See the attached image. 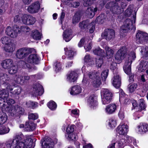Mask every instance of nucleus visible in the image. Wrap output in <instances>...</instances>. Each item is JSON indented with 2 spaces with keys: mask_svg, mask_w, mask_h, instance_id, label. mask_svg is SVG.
I'll use <instances>...</instances> for the list:
<instances>
[{
  "mask_svg": "<svg viewBox=\"0 0 148 148\" xmlns=\"http://www.w3.org/2000/svg\"><path fill=\"white\" fill-rule=\"evenodd\" d=\"M87 102L88 106L91 108L95 109L98 107L97 98L94 95H91L88 97Z\"/></svg>",
  "mask_w": 148,
  "mask_h": 148,
  "instance_id": "nucleus-20",
  "label": "nucleus"
},
{
  "mask_svg": "<svg viewBox=\"0 0 148 148\" xmlns=\"http://www.w3.org/2000/svg\"><path fill=\"white\" fill-rule=\"evenodd\" d=\"M140 52L143 57L146 58L148 57V47L146 46L140 47Z\"/></svg>",
  "mask_w": 148,
  "mask_h": 148,
  "instance_id": "nucleus-39",
  "label": "nucleus"
},
{
  "mask_svg": "<svg viewBox=\"0 0 148 148\" xmlns=\"http://www.w3.org/2000/svg\"><path fill=\"white\" fill-rule=\"evenodd\" d=\"M20 29V32L18 33H20L21 32H22L27 34H29L30 33V29L26 25L21 26Z\"/></svg>",
  "mask_w": 148,
  "mask_h": 148,
  "instance_id": "nucleus-45",
  "label": "nucleus"
},
{
  "mask_svg": "<svg viewBox=\"0 0 148 148\" xmlns=\"http://www.w3.org/2000/svg\"><path fill=\"white\" fill-rule=\"evenodd\" d=\"M92 43L90 42L86 46H84V49L86 51H88L91 50L92 48Z\"/></svg>",
  "mask_w": 148,
  "mask_h": 148,
  "instance_id": "nucleus-62",
  "label": "nucleus"
},
{
  "mask_svg": "<svg viewBox=\"0 0 148 148\" xmlns=\"http://www.w3.org/2000/svg\"><path fill=\"white\" fill-rule=\"evenodd\" d=\"M65 51V53L68 56V58H69L70 59H71V58H72L74 55V53L72 50V49L71 47H69L68 48H65L64 49Z\"/></svg>",
  "mask_w": 148,
  "mask_h": 148,
  "instance_id": "nucleus-41",
  "label": "nucleus"
},
{
  "mask_svg": "<svg viewBox=\"0 0 148 148\" xmlns=\"http://www.w3.org/2000/svg\"><path fill=\"white\" fill-rule=\"evenodd\" d=\"M27 62L30 63L37 64L39 62V56L36 54H31L29 56Z\"/></svg>",
  "mask_w": 148,
  "mask_h": 148,
  "instance_id": "nucleus-25",
  "label": "nucleus"
},
{
  "mask_svg": "<svg viewBox=\"0 0 148 148\" xmlns=\"http://www.w3.org/2000/svg\"><path fill=\"white\" fill-rule=\"evenodd\" d=\"M18 67L17 66L14 64L8 69V73L12 75L14 74L18 71Z\"/></svg>",
  "mask_w": 148,
  "mask_h": 148,
  "instance_id": "nucleus-43",
  "label": "nucleus"
},
{
  "mask_svg": "<svg viewBox=\"0 0 148 148\" xmlns=\"http://www.w3.org/2000/svg\"><path fill=\"white\" fill-rule=\"evenodd\" d=\"M97 10V8L93 7L88 8L87 9L86 12V14L88 17L90 18H92L95 14V12Z\"/></svg>",
  "mask_w": 148,
  "mask_h": 148,
  "instance_id": "nucleus-29",
  "label": "nucleus"
},
{
  "mask_svg": "<svg viewBox=\"0 0 148 148\" xmlns=\"http://www.w3.org/2000/svg\"><path fill=\"white\" fill-rule=\"evenodd\" d=\"M1 41L2 43L5 45H9L11 43V40L10 38L7 36H4L1 39Z\"/></svg>",
  "mask_w": 148,
  "mask_h": 148,
  "instance_id": "nucleus-51",
  "label": "nucleus"
},
{
  "mask_svg": "<svg viewBox=\"0 0 148 148\" xmlns=\"http://www.w3.org/2000/svg\"><path fill=\"white\" fill-rule=\"evenodd\" d=\"M21 64V67L23 69H27L29 72L32 71L34 69V68L32 67L29 64L27 63V61L25 62L23 61H21L20 62Z\"/></svg>",
  "mask_w": 148,
  "mask_h": 148,
  "instance_id": "nucleus-38",
  "label": "nucleus"
},
{
  "mask_svg": "<svg viewBox=\"0 0 148 148\" xmlns=\"http://www.w3.org/2000/svg\"><path fill=\"white\" fill-rule=\"evenodd\" d=\"M101 101L103 105H106L111 102L112 95V93L108 89L102 88L101 91Z\"/></svg>",
  "mask_w": 148,
  "mask_h": 148,
  "instance_id": "nucleus-11",
  "label": "nucleus"
},
{
  "mask_svg": "<svg viewBox=\"0 0 148 148\" xmlns=\"http://www.w3.org/2000/svg\"><path fill=\"white\" fill-rule=\"evenodd\" d=\"M73 37L72 31L71 29H67L63 32V38L66 42L70 41Z\"/></svg>",
  "mask_w": 148,
  "mask_h": 148,
  "instance_id": "nucleus-27",
  "label": "nucleus"
},
{
  "mask_svg": "<svg viewBox=\"0 0 148 148\" xmlns=\"http://www.w3.org/2000/svg\"><path fill=\"white\" fill-rule=\"evenodd\" d=\"M103 47L106 50V54L104 52L103 50L101 49L99 47H98L93 50V53L95 55L100 56L101 57L103 58L106 56L108 59L111 58L113 56L114 51L108 46L104 45Z\"/></svg>",
  "mask_w": 148,
  "mask_h": 148,
  "instance_id": "nucleus-9",
  "label": "nucleus"
},
{
  "mask_svg": "<svg viewBox=\"0 0 148 148\" xmlns=\"http://www.w3.org/2000/svg\"><path fill=\"white\" fill-rule=\"evenodd\" d=\"M40 9V4L38 1L34 2L28 6L27 10L31 14L38 13Z\"/></svg>",
  "mask_w": 148,
  "mask_h": 148,
  "instance_id": "nucleus-18",
  "label": "nucleus"
},
{
  "mask_svg": "<svg viewBox=\"0 0 148 148\" xmlns=\"http://www.w3.org/2000/svg\"><path fill=\"white\" fill-rule=\"evenodd\" d=\"M148 68V62L145 61H141L137 67L139 72H143Z\"/></svg>",
  "mask_w": 148,
  "mask_h": 148,
  "instance_id": "nucleus-31",
  "label": "nucleus"
},
{
  "mask_svg": "<svg viewBox=\"0 0 148 148\" xmlns=\"http://www.w3.org/2000/svg\"><path fill=\"white\" fill-rule=\"evenodd\" d=\"M10 129L8 127L4 125L1 126L0 135H3L8 133Z\"/></svg>",
  "mask_w": 148,
  "mask_h": 148,
  "instance_id": "nucleus-49",
  "label": "nucleus"
},
{
  "mask_svg": "<svg viewBox=\"0 0 148 148\" xmlns=\"http://www.w3.org/2000/svg\"><path fill=\"white\" fill-rule=\"evenodd\" d=\"M116 109V105L115 103H111L106 106L104 111L106 114L110 115L114 113Z\"/></svg>",
  "mask_w": 148,
  "mask_h": 148,
  "instance_id": "nucleus-21",
  "label": "nucleus"
},
{
  "mask_svg": "<svg viewBox=\"0 0 148 148\" xmlns=\"http://www.w3.org/2000/svg\"><path fill=\"white\" fill-rule=\"evenodd\" d=\"M136 39L138 43L148 45V34L140 31H138L136 35Z\"/></svg>",
  "mask_w": 148,
  "mask_h": 148,
  "instance_id": "nucleus-13",
  "label": "nucleus"
},
{
  "mask_svg": "<svg viewBox=\"0 0 148 148\" xmlns=\"http://www.w3.org/2000/svg\"><path fill=\"white\" fill-rule=\"evenodd\" d=\"M102 58L100 57L99 59L97 58L96 59V65L98 68L101 67L103 63V60Z\"/></svg>",
  "mask_w": 148,
  "mask_h": 148,
  "instance_id": "nucleus-60",
  "label": "nucleus"
},
{
  "mask_svg": "<svg viewBox=\"0 0 148 148\" xmlns=\"http://www.w3.org/2000/svg\"><path fill=\"white\" fill-rule=\"evenodd\" d=\"M119 99L120 102L123 101L124 103H126L127 102H128V100L127 99L128 95H125L121 89H120L119 90Z\"/></svg>",
  "mask_w": 148,
  "mask_h": 148,
  "instance_id": "nucleus-35",
  "label": "nucleus"
},
{
  "mask_svg": "<svg viewBox=\"0 0 148 148\" xmlns=\"http://www.w3.org/2000/svg\"><path fill=\"white\" fill-rule=\"evenodd\" d=\"M87 38L86 37H84L82 38L80 40L78 44V46L79 47H81L86 43H87Z\"/></svg>",
  "mask_w": 148,
  "mask_h": 148,
  "instance_id": "nucleus-59",
  "label": "nucleus"
},
{
  "mask_svg": "<svg viewBox=\"0 0 148 148\" xmlns=\"http://www.w3.org/2000/svg\"><path fill=\"white\" fill-rule=\"evenodd\" d=\"M77 73L75 71H71L68 73L66 75V80L69 82H74L77 79Z\"/></svg>",
  "mask_w": 148,
  "mask_h": 148,
  "instance_id": "nucleus-22",
  "label": "nucleus"
},
{
  "mask_svg": "<svg viewBox=\"0 0 148 148\" xmlns=\"http://www.w3.org/2000/svg\"><path fill=\"white\" fill-rule=\"evenodd\" d=\"M118 116L119 118L121 119H123L125 117V113L124 108H121L118 114Z\"/></svg>",
  "mask_w": 148,
  "mask_h": 148,
  "instance_id": "nucleus-54",
  "label": "nucleus"
},
{
  "mask_svg": "<svg viewBox=\"0 0 148 148\" xmlns=\"http://www.w3.org/2000/svg\"><path fill=\"white\" fill-rule=\"evenodd\" d=\"M21 91V87H19L16 88V89H15L14 90V92H13L12 93V94H14L15 95H19L20 94Z\"/></svg>",
  "mask_w": 148,
  "mask_h": 148,
  "instance_id": "nucleus-63",
  "label": "nucleus"
},
{
  "mask_svg": "<svg viewBox=\"0 0 148 148\" xmlns=\"http://www.w3.org/2000/svg\"><path fill=\"white\" fill-rule=\"evenodd\" d=\"M35 128V124L32 122L29 121L25 122V131H32L34 130Z\"/></svg>",
  "mask_w": 148,
  "mask_h": 148,
  "instance_id": "nucleus-30",
  "label": "nucleus"
},
{
  "mask_svg": "<svg viewBox=\"0 0 148 148\" xmlns=\"http://www.w3.org/2000/svg\"><path fill=\"white\" fill-rule=\"evenodd\" d=\"M23 76L21 74H17L14 77L13 80L16 83L23 85L24 84V81L23 79Z\"/></svg>",
  "mask_w": 148,
  "mask_h": 148,
  "instance_id": "nucleus-33",
  "label": "nucleus"
},
{
  "mask_svg": "<svg viewBox=\"0 0 148 148\" xmlns=\"http://www.w3.org/2000/svg\"><path fill=\"white\" fill-rule=\"evenodd\" d=\"M133 6L132 5H130L128 8L125 11V15L126 16H130L132 14L133 16L134 15V12H136V11H134L133 12ZM133 17V16H132Z\"/></svg>",
  "mask_w": 148,
  "mask_h": 148,
  "instance_id": "nucleus-40",
  "label": "nucleus"
},
{
  "mask_svg": "<svg viewBox=\"0 0 148 148\" xmlns=\"http://www.w3.org/2000/svg\"><path fill=\"white\" fill-rule=\"evenodd\" d=\"M103 16L104 15H103L102 14L97 17L96 19V21L99 23H102V21L103 20L102 17H103Z\"/></svg>",
  "mask_w": 148,
  "mask_h": 148,
  "instance_id": "nucleus-64",
  "label": "nucleus"
},
{
  "mask_svg": "<svg viewBox=\"0 0 148 148\" xmlns=\"http://www.w3.org/2000/svg\"><path fill=\"white\" fill-rule=\"evenodd\" d=\"M107 123L110 127L113 128L117 125V120L115 117L110 118L107 121Z\"/></svg>",
  "mask_w": 148,
  "mask_h": 148,
  "instance_id": "nucleus-34",
  "label": "nucleus"
},
{
  "mask_svg": "<svg viewBox=\"0 0 148 148\" xmlns=\"http://www.w3.org/2000/svg\"><path fill=\"white\" fill-rule=\"evenodd\" d=\"M85 64L90 65L94 64V61L89 55H86L84 58Z\"/></svg>",
  "mask_w": 148,
  "mask_h": 148,
  "instance_id": "nucleus-42",
  "label": "nucleus"
},
{
  "mask_svg": "<svg viewBox=\"0 0 148 148\" xmlns=\"http://www.w3.org/2000/svg\"><path fill=\"white\" fill-rule=\"evenodd\" d=\"M79 110L77 109L72 110L71 111V115L74 117H77L79 115Z\"/></svg>",
  "mask_w": 148,
  "mask_h": 148,
  "instance_id": "nucleus-56",
  "label": "nucleus"
},
{
  "mask_svg": "<svg viewBox=\"0 0 148 148\" xmlns=\"http://www.w3.org/2000/svg\"><path fill=\"white\" fill-rule=\"evenodd\" d=\"M44 89L42 86L39 83L34 84L33 87L32 94L34 96L41 95L44 92Z\"/></svg>",
  "mask_w": 148,
  "mask_h": 148,
  "instance_id": "nucleus-17",
  "label": "nucleus"
},
{
  "mask_svg": "<svg viewBox=\"0 0 148 148\" xmlns=\"http://www.w3.org/2000/svg\"><path fill=\"white\" fill-rule=\"evenodd\" d=\"M137 87V85L136 84L134 83L130 84L128 86V89L129 92L132 93L133 92L136 88Z\"/></svg>",
  "mask_w": 148,
  "mask_h": 148,
  "instance_id": "nucleus-52",
  "label": "nucleus"
},
{
  "mask_svg": "<svg viewBox=\"0 0 148 148\" xmlns=\"http://www.w3.org/2000/svg\"><path fill=\"white\" fill-rule=\"evenodd\" d=\"M16 46L13 43H10L9 45H5L3 47V50L6 52L12 53L15 50Z\"/></svg>",
  "mask_w": 148,
  "mask_h": 148,
  "instance_id": "nucleus-28",
  "label": "nucleus"
},
{
  "mask_svg": "<svg viewBox=\"0 0 148 148\" xmlns=\"http://www.w3.org/2000/svg\"><path fill=\"white\" fill-rule=\"evenodd\" d=\"M7 116L5 114L0 115V125L4 123L7 120Z\"/></svg>",
  "mask_w": 148,
  "mask_h": 148,
  "instance_id": "nucleus-58",
  "label": "nucleus"
},
{
  "mask_svg": "<svg viewBox=\"0 0 148 148\" xmlns=\"http://www.w3.org/2000/svg\"><path fill=\"white\" fill-rule=\"evenodd\" d=\"M82 89L80 86L75 85L72 87L70 90V92L71 95H75L80 93Z\"/></svg>",
  "mask_w": 148,
  "mask_h": 148,
  "instance_id": "nucleus-32",
  "label": "nucleus"
},
{
  "mask_svg": "<svg viewBox=\"0 0 148 148\" xmlns=\"http://www.w3.org/2000/svg\"><path fill=\"white\" fill-rule=\"evenodd\" d=\"M9 80V78L7 74H4L2 73L0 74V86L1 84H6L7 83L6 81ZM9 93L8 91L3 89H0V100L3 99L4 102H5L6 101L7 103L9 105L14 104L15 103L14 100L12 99H7ZM1 103V102H0V104Z\"/></svg>",
  "mask_w": 148,
  "mask_h": 148,
  "instance_id": "nucleus-4",
  "label": "nucleus"
},
{
  "mask_svg": "<svg viewBox=\"0 0 148 148\" xmlns=\"http://www.w3.org/2000/svg\"><path fill=\"white\" fill-rule=\"evenodd\" d=\"M136 144L135 139L132 137L127 136L124 137V138L119 140L117 145L119 148H123L127 145L129 146L131 148H134V146H137Z\"/></svg>",
  "mask_w": 148,
  "mask_h": 148,
  "instance_id": "nucleus-8",
  "label": "nucleus"
},
{
  "mask_svg": "<svg viewBox=\"0 0 148 148\" xmlns=\"http://www.w3.org/2000/svg\"><path fill=\"white\" fill-rule=\"evenodd\" d=\"M48 107L52 110H55L57 107L56 103L53 101H51L47 104Z\"/></svg>",
  "mask_w": 148,
  "mask_h": 148,
  "instance_id": "nucleus-47",
  "label": "nucleus"
},
{
  "mask_svg": "<svg viewBox=\"0 0 148 148\" xmlns=\"http://www.w3.org/2000/svg\"><path fill=\"white\" fill-rule=\"evenodd\" d=\"M112 80V84L114 87L116 88H120L121 84V78L119 74L114 75Z\"/></svg>",
  "mask_w": 148,
  "mask_h": 148,
  "instance_id": "nucleus-23",
  "label": "nucleus"
},
{
  "mask_svg": "<svg viewBox=\"0 0 148 148\" xmlns=\"http://www.w3.org/2000/svg\"><path fill=\"white\" fill-rule=\"evenodd\" d=\"M26 104L28 107L32 109L36 108L38 106V103L37 102L32 101H29L27 102Z\"/></svg>",
  "mask_w": 148,
  "mask_h": 148,
  "instance_id": "nucleus-50",
  "label": "nucleus"
},
{
  "mask_svg": "<svg viewBox=\"0 0 148 148\" xmlns=\"http://www.w3.org/2000/svg\"><path fill=\"white\" fill-rule=\"evenodd\" d=\"M31 36L35 40H39L42 38V34L38 30H35L32 31Z\"/></svg>",
  "mask_w": 148,
  "mask_h": 148,
  "instance_id": "nucleus-36",
  "label": "nucleus"
},
{
  "mask_svg": "<svg viewBox=\"0 0 148 148\" xmlns=\"http://www.w3.org/2000/svg\"><path fill=\"white\" fill-rule=\"evenodd\" d=\"M139 105L138 107L140 110H145L146 107L145 102L143 99H140L138 100Z\"/></svg>",
  "mask_w": 148,
  "mask_h": 148,
  "instance_id": "nucleus-44",
  "label": "nucleus"
},
{
  "mask_svg": "<svg viewBox=\"0 0 148 148\" xmlns=\"http://www.w3.org/2000/svg\"><path fill=\"white\" fill-rule=\"evenodd\" d=\"M79 27L80 30L83 32L86 31L89 29L90 33H92L95 29V22H92L90 23L88 20L83 21L79 23Z\"/></svg>",
  "mask_w": 148,
  "mask_h": 148,
  "instance_id": "nucleus-10",
  "label": "nucleus"
},
{
  "mask_svg": "<svg viewBox=\"0 0 148 148\" xmlns=\"http://www.w3.org/2000/svg\"><path fill=\"white\" fill-rule=\"evenodd\" d=\"M132 51H130L129 49L127 48L126 47L123 46L121 47L117 51L114 55L116 63L113 62L110 66V69L112 71L114 75L118 74L116 67L117 63H121L125 56H127L128 54H130Z\"/></svg>",
  "mask_w": 148,
  "mask_h": 148,
  "instance_id": "nucleus-3",
  "label": "nucleus"
},
{
  "mask_svg": "<svg viewBox=\"0 0 148 148\" xmlns=\"http://www.w3.org/2000/svg\"><path fill=\"white\" fill-rule=\"evenodd\" d=\"M42 142V148H53L55 144L57 142L56 139L53 141L50 137L46 136L41 140Z\"/></svg>",
  "mask_w": 148,
  "mask_h": 148,
  "instance_id": "nucleus-16",
  "label": "nucleus"
},
{
  "mask_svg": "<svg viewBox=\"0 0 148 148\" xmlns=\"http://www.w3.org/2000/svg\"><path fill=\"white\" fill-rule=\"evenodd\" d=\"M147 124L145 123H140L137 126V130L139 134H144L147 131Z\"/></svg>",
  "mask_w": 148,
  "mask_h": 148,
  "instance_id": "nucleus-26",
  "label": "nucleus"
},
{
  "mask_svg": "<svg viewBox=\"0 0 148 148\" xmlns=\"http://www.w3.org/2000/svg\"><path fill=\"white\" fill-rule=\"evenodd\" d=\"M53 69L56 72H58L62 70V64L59 61H55L53 64Z\"/></svg>",
  "mask_w": 148,
  "mask_h": 148,
  "instance_id": "nucleus-37",
  "label": "nucleus"
},
{
  "mask_svg": "<svg viewBox=\"0 0 148 148\" xmlns=\"http://www.w3.org/2000/svg\"><path fill=\"white\" fill-rule=\"evenodd\" d=\"M136 58L135 53L134 51L131 52L130 54H128L125 59V63L123 67L125 72L129 76V81H133L134 74L131 73V64L133 60Z\"/></svg>",
  "mask_w": 148,
  "mask_h": 148,
  "instance_id": "nucleus-6",
  "label": "nucleus"
},
{
  "mask_svg": "<svg viewBox=\"0 0 148 148\" xmlns=\"http://www.w3.org/2000/svg\"><path fill=\"white\" fill-rule=\"evenodd\" d=\"M129 125L127 122L122 121L116 129L117 134L124 135L126 134L129 131Z\"/></svg>",
  "mask_w": 148,
  "mask_h": 148,
  "instance_id": "nucleus-14",
  "label": "nucleus"
},
{
  "mask_svg": "<svg viewBox=\"0 0 148 148\" xmlns=\"http://www.w3.org/2000/svg\"><path fill=\"white\" fill-rule=\"evenodd\" d=\"M21 21L22 23L26 25H32L36 21V18L32 15L27 14H19L16 15L14 18V21L16 22Z\"/></svg>",
  "mask_w": 148,
  "mask_h": 148,
  "instance_id": "nucleus-7",
  "label": "nucleus"
},
{
  "mask_svg": "<svg viewBox=\"0 0 148 148\" xmlns=\"http://www.w3.org/2000/svg\"><path fill=\"white\" fill-rule=\"evenodd\" d=\"M108 70H105L103 71L101 74V77L103 81L106 80L108 75Z\"/></svg>",
  "mask_w": 148,
  "mask_h": 148,
  "instance_id": "nucleus-55",
  "label": "nucleus"
},
{
  "mask_svg": "<svg viewBox=\"0 0 148 148\" xmlns=\"http://www.w3.org/2000/svg\"><path fill=\"white\" fill-rule=\"evenodd\" d=\"M4 145L6 148H34L35 145L30 138L23 141L21 136L16 134L12 139L10 138L4 142Z\"/></svg>",
  "mask_w": 148,
  "mask_h": 148,
  "instance_id": "nucleus-1",
  "label": "nucleus"
},
{
  "mask_svg": "<svg viewBox=\"0 0 148 148\" xmlns=\"http://www.w3.org/2000/svg\"><path fill=\"white\" fill-rule=\"evenodd\" d=\"M34 49L23 47L18 49L16 52L15 56L16 58L21 59L25 58L32 52Z\"/></svg>",
  "mask_w": 148,
  "mask_h": 148,
  "instance_id": "nucleus-12",
  "label": "nucleus"
},
{
  "mask_svg": "<svg viewBox=\"0 0 148 148\" xmlns=\"http://www.w3.org/2000/svg\"><path fill=\"white\" fill-rule=\"evenodd\" d=\"M85 69L86 66H84L82 69L84 73L82 84L86 85L88 83L89 85H92L94 87H99L101 84L99 72L95 71L86 72L85 71Z\"/></svg>",
  "mask_w": 148,
  "mask_h": 148,
  "instance_id": "nucleus-2",
  "label": "nucleus"
},
{
  "mask_svg": "<svg viewBox=\"0 0 148 148\" xmlns=\"http://www.w3.org/2000/svg\"><path fill=\"white\" fill-rule=\"evenodd\" d=\"M136 12H134V15L133 16V19L132 21L130 19H127L125 21L124 24L120 28V34L121 37H125L127 33L130 32L133 30L134 31L136 29L135 23L136 20Z\"/></svg>",
  "mask_w": 148,
  "mask_h": 148,
  "instance_id": "nucleus-5",
  "label": "nucleus"
},
{
  "mask_svg": "<svg viewBox=\"0 0 148 148\" xmlns=\"http://www.w3.org/2000/svg\"><path fill=\"white\" fill-rule=\"evenodd\" d=\"M65 136L67 138L70 140H75L78 138V136L76 134L72 133L70 134H65Z\"/></svg>",
  "mask_w": 148,
  "mask_h": 148,
  "instance_id": "nucleus-48",
  "label": "nucleus"
},
{
  "mask_svg": "<svg viewBox=\"0 0 148 148\" xmlns=\"http://www.w3.org/2000/svg\"><path fill=\"white\" fill-rule=\"evenodd\" d=\"M38 118V115L36 113H31L28 116V118L29 119L34 120L37 119Z\"/></svg>",
  "mask_w": 148,
  "mask_h": 148,
  "instance_id": "nucleus-61",
  "label": "nucleus"
},
{
  "mask_svg": "<svg viewBox=\"0 0 148 148\" xmlns=\"http://www.w3.org/2000/svg\"><path fill=\"white\" fill-rule=\"evenodd\" d=\"M74 130V125H69L66 127V134H71L73 133Z\"/></svg>",
  "mask_w": 148,
  "mask_h": 148,
  "instance_id": "nucleus-57",
  "label": "nucleus"
},
{
  "mask_svg": "<svg viewBox=\"0 0 148 148\" xmlns=\"http://www.w3.org/2000/svg\"><path fill=\"white\" fill-rule=\"evenodd\" d=\"M138 110V111L135 112L134 114V118L135 120L138 119L140 116H142L143 114V112L141 111L142 110Z\"/></svg>",
  "mask_w": 148,
  "mask_h": 148,
  "instance_id": "nucleus-53",
  "label": "nucleus"
},
{
  "mask_svg": "<svg viewBox=\"0 0 148 148\" xmlns=\"http://www.w3.org/2000/svg\"><path fill=\"white\" fill-rule=\"evenodd\" d=\"M101 36L103 38L107 40H112L115 37V32L112 29H106Z\"/></svg>",
  "mask_w": 148,
  "mask_h": 148,
  "instance_id": "nucleus-19",
  "label": "nucleus"
},
{
  "mask_svg": "<svg viewBox=\"0 0 148 148\" xmlns=\"http://www.w3.org/2000/svg\"><path fill=\"white\" fill-rule=\"evenodd\" d=\"M20 32V28L16 25H14L12 27H7L5 30L6 34L12 38L16 37Z\"/></svg>",
  "mask_w": 148,
  "mask_h": 148,
  "instance_id": "nucleus-15",
  "label": "nucleus"
},
{
  "mask_svg": "<svg viewBox=\"0 0 148 148\" xmlns=\"http://www.w3.org/2000/svg\"><path fill=\"white\" fill-rule=\"evenodd\" d=\"M80 14L78 12H76L73 18V23L74 24H76L79 22L81 19Z\"/></svg>",
  "mask_w": 148,
  "mask_h": 148,
  "instance_id": "nucleus-46",
  "label": "nucleus"
},
{
  "mask_svg": "<svg viewBox=\"0 0 148 148\" xmlns=\"http://www.w3.org/2000/svg\"><path fill=\"white\" fill-rule=\"evenodd\" d=\"M14 64L13 60L10 59H6L2 61L1 65L4 69H8Z\"/></svg>",
  "mask_w": 148,
  "mask_h": 148,
  "instance_id": "nucleus-24",
  "label": "nucleus"
}]
</instances>
